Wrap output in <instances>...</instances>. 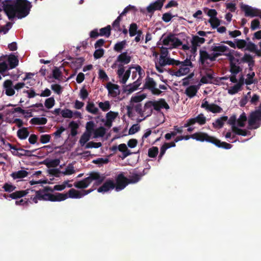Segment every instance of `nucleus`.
I'll use <instances>...</instances> for the list:
<instances>
[{"label": "nucleus", "mask_w": 261, "mask_h": 261, "mask_svg": "<svg viewBox=\"0 0 261 261\" xmlns=\"http://www.w3.org/2000/svg\"><path fill=\"white\" fill-rule=\"evenodd\" d=\"M30 3L27 0H6L1 6L10 20L15 16L18 18L25 17L29 13Z\"/></svg>", "instance_id": "obj_1"}, {"label": "nucleus", "mask_w": 261, "mask_h": 261, "mask_svg": "<svg viewBox=\"0 0 261 261\" xmlns=\"http://www.w3.org/2000/svg\"><path fill=\"white\" fill-rule=\"evenodd\" d=\"M35 193V196H32L30 199L35 203H37L38 200L50 201H61L66 200L67 198V194L64 193H56L55 194L45 193L41 189L35 191L30 190Z\"/></svg>", "instance_id": "obj_2"}, {"label": "nucleus", "mask_w": 261, "mask_h": 261, "mask_svg": "<svg viewBox=\"0 0 261 261\" xmlns=\"http://www.w3.org/2000/svg\"><path fill=\"white\" fill-rule=\"evenodd\" d=\"M192 139L200 142L206 141L211 143L219 148L226 149H230L232 145L225 142H221L216 137L208 135L207 133L197 132L191 135Z\"/></svg>", "instance_id": "obj_3"}, {"label": "nucleus", "mask_w": 261, "mask_h": 261, "mask_svg": "<svg viewBox=\"0 0 261 261\" xmlns=\"http://www.w3.org/2000/svg\"><path fill=\"white\" fill-rule=\"evenodd\" d=\"M258 122H261V103L257 110L250 113L248 122L249 126L256 129L259 126V124L256 125Z\"/></svg>", "instance_id": "obj_4"}, {"label": "nucleus", "mask_w": 261, "mask_h": 261, "mask_svg": "<svg viewBox=\"0 0 261 261\" xmlns=\"http://www.w3.org/2000/svg\"><path fill=\"white\" fill-rule=\"evenodd\" d=\"M157 84L153 78L147 76L144 84L143 88L149 90L153 95H159L162 91L156 88Z\"/></svg>", "instance_id": "obj_5"}, {"label": "nucleus", "mask_w": 261, "mask_h": 261, "mask_svg": "<svg viewBox=\"0 0 261 261\" xmlns=\"http://www.w3.org/2000/svg\"><path fill=\"white\" fill-rule=\"evenodd\" d=\"M241 9L246 17H259L261 19V10L245 4H242Z\"/></svg>", "instance_id": "obj_6"}, {"label": "nucleus", "mask_w": 261, "mask_h": 261, "mask_svg": "<svg viewBox=\"0 0 261 261\" xmlns=\"http://www.w3.org/2000/svg\"><path fill=\"white\" fill-rule=\"evenodd\" d=\"M134 66H132L129 67V68L125 71V67L122 64L118 65V69L117 71V74L118 75V77L119 79H121L120 82L121 83L124 84L127 82V80L130 76V70L133 68Z\"/></svg>", "instance_id": "obj_7"}, {"label": "nucleus", "mask_w": 261, "mask_h": 261, "mask_svg": "<svg viewBox=\"0 0 261 261\" xmlns=\"http://www.w3.org/2000/svg\"><path fill=\"white\" fill-rule=\"evenodd\" d=\"M128 184V178L124 176L123 173H121L116 177L115 190L117 192L120 191Z\"/></svg>", "instance_id": "obj_8"}, {"label": "nucleus", "mask_w": 261, "mask_h": 261, "mask_svg": "<svg viewBox=\"0 0 261 261\" xmlns=\"http://www.w3.org/2000/svg\"><path fill=\"white\" fill-rule=\"evenodd\" d=\"M30 189L15 191L10 194H4L3 196L6 199L11 198L12 199H17L24 197L29 193Z\"/></svg>", "instance_id": "obj_9"}, {"label": "nucleus", "mask_w": 261, "mask_h": 261, "mask_svg": "<svg viewBox=\"0 0 261 261\" xmlns=\"http://www.w3.org/2000/svg\"><path fill=\"white\" fill-rule=\"evenodd\" d=\"M166 0H156L150 4L146 8L148 13L152 14L155 11L161 10Z\"/></svg>", "instance_id": "obj_10"}, {"label": "nucleus", "mask_w": 261, "mask_h": 261, "mask_svg": "<svg viewBox=\"0 0 261 261\" xmlns=\"http://www.w3.org/2000/svg\"><path fill=\"white\" fill-rule=\"evenodd\" d=\"M106 87L108 90L109 94L113 97H117L120 93L119 86L118 85L109 82Z\"/></svg>", "instance_id": "obj_11"}, {"label": "nucleus", "mask_w": 261, "mask_h": 261, "mask_svg": "<svg viewBox=\"0 0 261 261\" xmlns=\"http://www.w3.org/2000/svg\"><path fill=\"white\" fill-rule=\"evenodd\" d=\"M153 108L154 110L159 112L161 109L168 110L170 109L169 105L166 102L164 98H160L158 100L152 101Z\"/></svg>", "instance_id": "obj_12"}, {"label": "nucleus", "mask_w": 261, "mask_h": 261, "mask_svg": "<svg viewBox=\"0 0 261 261\" xmlns=\"http://www.w3.org/2000/svg\"><path fill=\"white\" fill-rule=\"evenodd\" d=\"M115 187V184L112 179H108L106 182L99 188H98L97 191L99 193L107 192L110 190L114 189Z\"/></svg>", "instance_id": "obj_13"}, {"label": "nucleus", "mask_w": 261, "mask_h": 261, "mask_svg": "<svg viewBox=\"0 0 261 261\" xmlns=\"http://www.w3.org/2000/svg\"><path fill=\"white\" fill-rule=\"evenodd\" d=\"M131 61V57L128 55L126 51L121 53L117 58L116 62H119L124 65L128 64Z\"/></svg>", "instance_id": "obj_14"}, {"label": "nucleus", "mask_w": 261, "mask_h": 261, "mask_svg": "<svg viewBox=\"0 0 261 261\" xmlns=\"http://www.w3.org/2000/svg\"><path fill=\"white\" fill-rule=\"evenodd\" d=\"M159 64L162 67H164L167 65H175L179 64L178 60H174L169 57L163 58V59H159Z\"/></svg>", "instance_id": "obj_15"}, {"label": "nucleus", "mask_w": 261, "mask_h": 261, "mask_svg": "<svg viewBox=\"0 0 261 261\" xmlns=\"http://www.w3.org/2000/svg\"><path fill=\"white\" fill-rule=\"evenodd\" d=\"M179 69L176 71H174L172 70H169V73L172 75H175L176 76H181L188 74L190 71V68L188 67L179 66Z\"/></svg>", "instance_id": "obj_16"}, {"label": "nucleus", "mask_w": 261, "mask_h": 261, "mask_svg": "<svg viewBox=\"0 0 261 261\" xmlns=\"http://www.w3.org/2000/svg\"><path fill=\"white\" fill-rule=\"evenodd\" d=\"M4 87L7 95L11 96L15 94L14 88H13V82L11 80H6L4 83Z\"/></svg>", "instance_id": "obj_17"}, {"label": "nucleus", "mask_w": 261, "mask_h": 261, "mask_svg": "<svg viewBox=\"0 0 261 261\" xmlns=\"http://www.w3.org/2000/svg\"><path fill=\"white\" fill-rule=\"evenodd\" d=\"M90 175L82 180L74 182V186L78 189H85L87 188L91 184Z\"/></svg>", "instance_id": "obj_18"}, {"label": "nucleus", "mask_w": 261, "mask_h": 261, "mask_svg": "<svg viewBox=\"0 0 261 261\" xmlns=\"http://www.w3.org/2000/svg\"><path fill=\"white\" fill-rule=\"evenodd\" d=\"M140 82L137 80L133 84L126 85L123 87V92H127L128 94H130L136 90L140 85Z\"/></svg>", "instance_id": "obj_19"}, {"label": "nucleus", "mask_w": 261, "mask_h": 261, "mask_svg": "<svg viewBox=\"0 0 261 261\" xmlns=\"http://www.w3.org/2000/svg\"><path fill=\"white\" fill-rule=\"evenodd\" d=\"M90 177H91V182L93 180H96L95 184L96 185H100L103 181L105 178L104 176H101L98 172H91L90 173Z\"/></svg>", "instance_id": "obj_20"}, {"label": "nucleus", "mask_w": 261, "mask_h": 261, "mask_svg": "<svg viewBox=\"0 0 261 261\" xmlns=\"http://www.w3.org/2000/svg\"><path fill=\"white\" fill-rule=\"evenodd\" d=\"M118 150L123 153L122 155L120 156V158L123 160L125 158H126L127 156L130 155L132 154V152L130 151L127 148V146L125 144L122 143L120 144L118 146Z\"/></svg>", "instance_id": "obj_21"}, {"label": "nucleus", "mask_w": 261, "mask_h": 261, "mask_svg": "<svg viewBox=\"0 0 261 261\" xmlns=\"http://www.w3.org/2000/svg\"><path fill=\"white\" fill-rule=\"evenodd\" d=\"M198 91V88L195 85H192L188 87L185 90V94L189 97H194Z\"/></svg>", "instance_id": "obj_22"}, {"label": "nucleus", "mask_w": 261, "mask_h": 261, "mask_svg": "<svg viewBox=\"0 0 261 261\" xmlns=\"http://www.w3.org/2000/svg\"><path fill=\"white\" fill-rule=\"evenodd\" d=\"M29 174V172L25 170H19L16 172H12L10 176L14 179L18 178H22L27 177Z\"/></svg>", "instance_id": "obj_23"}, {"label": "nucleus", "mask_w": 261, "mask_h": 261, "mask_svg": "<svg viewBox=\"0 0 261 261\" xmlns=\"http://www.w3.org/2000/svg\"><path fill=\"white\" fill-rule=\"evenodd\" d=\"M227 116H222L217 119L215 122L213 123V125L215 128H222L224 125V122L227 121Z\"/></svg>", "instance_id": "obj_24"}, {"label": "nucleus", "mask_w": 261, "mask_h": 261, "mask_svg": "<svg viewBox=\"0 0 261 261\" xmlns=\"http://www.w3.org/2000/svg\"><path fill=\"white\" fill-rule=\"evenodd\" d=\"M84 61L85 59L82 57L75 58L74 60L71 62L72 68H74L76 70L80 69L82 67Z\"/></svg>", "instance_id": "obj_25"}, {"label": "nucleus", "mask_w": 261, "mask_h": 261, "mask_svg": "<svg viewBox=\"0 0 261 261\" xmlns=\"http://www.w3.org/2000/svg\"><path fill=\"white\" fill-rule=\"evenodd\" d=\"M211 50L215 53L225 54L227 51H230L228 47L225 45L213 46Z\"/></svg>", "instance_id": "obj_26"}, {"label": "nucleus", "mask_w": 261, "mask_h": 261, "mask_svg": "<svg viewBox=\"0 0 261 261\" xmlns=\"http://www.w3.org/2000/svg\"><path fill=\"white\" fill-rule=\"evenodd\" d=\"M66 194L68 197L71 198H81L82 197V192L74 189H71L69 190L68 193Z\"/></svg>", "instance_id": "obj_27"}, {"label": "nucleus", "mask_w": 261, "mask_h": 261, "mask_svg": "<svg viewBox=\"0 0 261 261\" xmlns=\"http://www.w3.org/2000/svg\"><path fill=\"white\" fill-rule=\"evenodd\" d=\"M8 62L11 69L15 68L18 64V60L15 55H11L8 58Z\"/></svg>", "instance_id": "obj_28"}, {"label": "nucleus", "mask_w": 261, "mask_h": 261, "mask_svg": "<svg viewBox=\"0 0 261 261\" xmlns=\"http://www.w3.org/2000/svg\"><path fill=\"white\" fill-rule=\"evenodd\" d=\"M241 61L243 63H248L249 67H252L254 65V61L252 57L247 54H245L241 59Z\"/></svg>", "instance_id": "obj_29"}, {"label": "nucleus", "mask_w": 261, "mask_h": 261, "mask_svg": "<svg viewBox=\"0 0 261 261\" xmlns=\"http://www.w3.org/2000/svg\"><path fill=\"white\" fill-rule=\"evenodd\" d=\"M18 137L21 139H25L29 135V132L26 127H23L17 130V132Z\"/></svg>", "instance_id": "obj_30"}, {"label": "nucleus", "mask_w": 261, "mask_h": 261, "mask_svg": "<svg viewBox=\"0 0 261 261\" xmlns=\"http://www.w3.org/2000/svg\"><path fill=\"white\" fill-rule=\"evenodd\" d=\"M174 34L170 33L163 40V44L166 46L172 47L174 41Z\"/></svg>", "instance_id": "obj_31"}, {"label": "nucleus", "mask_w": 261, "mask_h": 261, "mask_svg": "<svg viewBox=\"0 0 261 261\" xmlns=\"http://www.w3.org/2000/svg\"><path fill=\"white\" fill-rule=\"evenodd\" d=\"M47 120L46 118L41 117V118H32L30 122L33 124H37V125H44L47 123Z\"/></svg>", "instance_id": "obj_32"}, {"label": "nucleus", "mask_w": 261, "mask_h": 261, "mask_svg": "<svg viewBox=\"0 0 261 261\" xmlns=\"http://www.w3.org/2000/svg\"><path fill=\"white\" fill-rule=\"evenodd\" d=\"M208 53L206 50H200L199 51V61L202 65H203L205 61L208 59Z\"/></svg>", "instance_id": "obj_33"}, {"label": "nucleus", "mask_w": 261, "mask_h": 261, "mask_svg": "<svg viewBox=\"0 0 261 261\" xmlns=\"http://www.w3.org/2000/svg\"><path fill=\"white\" fill-rule=\"evenodd\" d=\"M106 132V128L103 126H100L94 131V138L103 137Z\"/></svg>", "instance_id": "obj_34"}, {"label": "nucleus", "mask_w": 261, "mask_h": 261, "mask_svg": "<svg viewBox=\"0 0 261 261\" xmlns=\"http://www.w3.org/2000/svg\"><path fill=\"white\" fill-rule=\"evenodd\" d=\"M230 72L232 74H237L242 71V69L238 65L236 64L235 62L230 63Z\"/></svg>", "instance_id": "obj_35"}, {"label": "nucleus", "mask_w": 261, "mask_h": 261, "mask_svg": "<svg viewBox=\"0 0 261 261\" xmlns=\"http://www.w3.org/2000/svg\"><path fill=\"white\" fill-rule=\"evenodd\" d=\"M126 45V40H123L116 43L114 46V50L117 53H121Z\"/></svg>", "instance_id": "obj_36"}, {"label": "nucleus", "mask_w": 261, "mask_h": 261, "mask_svg": "<svg viewBox=\"0 0 261 261\" xmlns=\"http://www.w3.org/2000/svg\"><path fill=\"white\" fill-rule=\"evenodd\" d=\"M111 27L110 25H108L105 28H102L99 30V35L101 36H105L109 37L111 35Z\"/></svg>", "instance_id": "obj_37"}, {"label": "nucleus", "mask_w": 261, "mask_h": 261, "mask_svg": "<svg viewBox=\"0 0 261 261\" xmlns=\"http://www.w3.org/2000/svg\"><path fill=\"white\" fill-rule=\"evenodd\" d=\"M86 110L93 114H97L98 112L97 108L95 107L94 103L88 102L86 106Z\"/></svg>", "instance_id": "obj_38"}, {"label": "nucleus", "mask_w": 261, "mask_h": 261, "mask_svg": "<svg viewBox=\"0 0 261 261\" xmlns=\"http://www.w3.org/2000/svg\"><path fill=\"white\" fill-rule=\"evenodd\" d=\"M91 134L85 132L81 137L79 143L82 146H83L90 139Z\"/></svg>", "instance_id": "obj_39"}, {"label": "nucleus", "mask_w": 261, "mask_h": 261, "mask_svg": "<svg viewBox=\"0 0 261 261\" xmlns=\"http://www.w3.org/2000/svg\"><path fill=\"white\" fill-rule=\"evenodd\" d=\"M205 39L204 38L199 37L198 36H194L192 37L191 40V43L199 46L200 44H202L205 42Z\"/></svg>", "instance_id": "obj_40"}, {"label": "nucleus", "mask_w": 261, "mask_h": 261, "mask_svg": "<svg viewBox=\"0 0 261 261\" xmlns=\"http://www.w3.org/2000/svg\"><path fill=\"white\" fill-rule=\"evenodd\" d=\"M153 107V102L152 101H148L147 102L145 103L144 106V112H147V116H150L152 113V110L151 109V107Z\"/></svg>", "instance_id": "obj_41"}, {"label": "nucleus", "mask_w": 261, "mask_h": 261, "mask_svg": "<svg viewBox=\"0 0 261 261\" xmlns=\"http://www.w3.org/2000/svg\"><path fill=\"white\" fill-rule=\"evenodd\" d=\"M142 175L141 174H133L130 177V178H128V184H135L138 182L140 179Z\"/></svg>", "instance_id": "obj_42"}, {"label": "nucleus", "mask_w": 261, "mask_h": 261, "mask_svg": "<svg viewBox=\"0 0 261 261\" xmlns=\"http://www.w3.org/2000/svg\"><path fill=\"white\" fill-rule=\"evenodd\" d=\"M159 153V148L156 146L152 147L148 149V155L149 157L154 158Z\"/></svg>", "instance_id": "obj_43"}, {"label": "nucleus", "mask_w": 261, "mask_h": 261, "mask_svg": "<svg viewBox=\"0 0 261 261\" xmlns=\"http://www.w3.org/2000/svg\"><path fill=\"white\" fill-rule=\"evenodd\" d=\"M208 111L213 113H219L222 111V109L217 105L212 103L210 104V107Z\"/></svg>", "instance_id": "obj_44"}, {"label": "nucleus", "mask_w": 261, "mask_h": 261, "mask_svg": "<svg viewBox=\"0 0 261 261\" xmlns=\"http://www.w3.org/2000/svg\"><path fill=\"white\" fill-rule=\"evenodd\" d=\"M203 11L206 13L211 18L217 17V12L215 9H210L208 8H204Z\"/></svg>", "instance_id": "obj_45"}, {"label": "nucleus", "mask_w": 261, "mask_h": 261, "mask_svg": "<svg viewBox=\"0 0 261 261\" xmlns=\"http://www.w3.org/2000/svg\"><path fill=\"white\" fill-rule=\"evenodd\" d=\"M208 22L211 24V27L213 29L217 28L219 25H220L221 21L217 17L214 18H210L208 20Z\"/></svg>", "instance_id": "obj_46"}, {"label": "nucleus", "mask_w": 261, "mask_h": 261, "mask_svg": "<svg viewBox=\"0 0 261 261\" xmlns=\"http://www.w3.org/2000/svg\"><path fill=\"white\" fill-rule=\"evenodd\" d=\"M55 104V100L53 97L47 98L44 102L45 107L48 109H50L53 108Z\"/></svg>", "instance_id": "obj_47"}, {"label": "nucleus", "mask_w": 261, "mask_h": 261, "mask_svg": "<svg viewBox=\"0 0 261 261\" xmlns=\"http://www.w3.org/2000/svg\"><path fill=\"white\" fill-rule=\"evenodd\" d=\"M138 25L135 23L130 24L129 29V36L131 37L135 36L137 33Z\"/></svg>", "instance_id": "obj_48"}, {"label": "nucleus", "mask_w": 261, "mask_h": 261, "mask_svg": "<svg viewBox=\"0 0 261 261\" xmlns=\"http://www.w3.org/2000/svg\"><path fill=\"white\" fill-rule=\"evenodd\" d=\"M95 126V124L93 121H90L87 122L86 125V133H88L90 134H92V133L94 131V127Z\"/></svg>", "instance_id": "obj_49"}, {"label": "nucleus", "mask_w": 261, "mask_h": 261, "mask_svg": "<svg viewBox=\"0 0 261 261\" xmlns=\"http://www.w3.org/2000/svg\"><path fill=\"white\" fill-rule=\"evenodd\" d=\"M196 122L200 125H203L206 123V117L202 113L199 114L197 117H195Z\"/></svg>", "instance_id": "obj_50"}, {"label": "nucleus", "mask_w": 261, "mask_h": 261, "mask_svg": "<svg viewBox=\"0 0 261 261\" xmlns=\"http://www.w3.org/2000/svg\"><path fill=\"white\" fill-rule=\"evenodd\" d=\"M2 188L4 189L5 192L9 193H11L15 191V189L16 188V187L15 186L12 185L11 184H9L7 182L5 183L3 186Z\"/></svg>", "instance_id": "obj_51"}, {"label": "nucleus", "mask_w": 261, "mask_h": 261, "mask_svg": "<svg viewBox=\"0 0 261 261\" xmlns=\"http://www.w3.org/2000/svg\"><path fill=\"white\" fill-rule=\"evenodd\" d=\"M61 113L62 116L66 118H71L73 115V112L71 110L68 109L62 110Z\"/></svg>", "instance_id": "obj_52"}, {"label": "nucleus", "mask_w": 261, "mask_h": 261, "mask_svg": "<svg viewBox=\"0 0 261 261\" xmlns=\"http://www.w3.org/2000/svg\"><path fill=\"white\" fill-rule=\"evenodd\" d=\"M247 120V117L244 112H243L240 116L238 120V125L240 127H244L245 126V123Z\"/></svg>", "instance_id": "obj_53"}, {"label": "nucleus", "mask_w": 261, "mask_h": 261, "mask_svg": "<svg viewBox=\"0 0 261 261\" xmlns=\"http://www.w3.org/2000/svg\"><path fill=\"white\" fill-rule=\"evenodd\" d=\"M99 107L103 111H108L110 108V105L109 101H106L105 102H100L98 103Z\"/></svg>", "instance_id": "obj_54"}, {"label": "nucleus", "mask_w": 261, "mask_h": 261, "mask_svg": "<svg viewBox=\"0 0 261 261\" xmlns=\"http://www.w3.org/2000/svg\"><path fill=\"white\" fill-rule=\"evenodd\" d=\"M75 172L74 167L72 164H69L66 167L65 171H62V173L64 175H71Z\"/></svg>", "instance_id": "obj_55"}, {"label": "nucleus", "mask_w": 261, "mask_h": 261, "mask_svg": "<svg viewBox=\"0 0 261 261\" xmlns=\"http://www.w3.org/2000/svg\"><path fill=\"white\" fill-rule=\"evenodd\" d=\"M232 130L236 134L246 136L247 135V131L245 129L239 128L236 126L232 127Z\"/></svg>", "instance_id": "obj_56"}, {"label": "nucleus", "mask_w": 261, "mask_h": 261, "mask_svg": "<svg viewBox=\"0 0 261 261\" xmlns=\"http://www.w3.org/2000/svg\"><path fill=\"white\" fill-rule=\"evenodd\" d=\"M102 145L101 143L100 142H94L92 141L89 142L86 144L85 146V148H97L101 147Z\"/></svg>", "instance_id": "obj_57"}, {"label": "nucleus", "mask_w": 261, "mask_h": 261, "mask_svg": "<svg viewBox=\"0 0 261 261\" xmlns=\"http://www.w3.org/2000/svg\"><path fill=\"white\" fill-rule=\"evenodd\" d=\"M51 89L58 95H60L62 92V88L59 84H53L51 85Z\"/></svg>", "instance_id": "obj_58"}, {"label": "nucleus", "mask_w": 261, "mask_h": 261, "mask_svg": "<svg viewBox=\"0 0 261 261\" xmlns=\"http://www.w3.org/2000/svg\"><path fill=\"white\" fill-rule=\"evenodd\" d=\"M104 49L103 48H99L96 49L93 54L94 58L96 59L101 58L104 54Z\"/></svg>", "instance_id": "obj_59"}, {"label": "nucleus", "mask_w": 261, "mask_h": 261, "mask_svg": "<svg viewBox=\"0 0 261 261\" xmlns=\"http://www.w3.org/2000/svg\"><path fill=\"white\" fill-rule=\"evenodd\" d=\"M241 88L237 84H236L233 86L230 87L229 89H228V92L229 94L233 95L238 93L240 90H241Z\"/></svg>", "instance_id": "obj_60"}, {"label": "nucleus", "mask_w": 261, "mask_h": 261, "mask_svg": "<svg viewBox=\"0 0 261 261\" xmlns=\"http://www.w3.org/2000/svg\"><path fill=\"white\" fill-rule=\"evenodd\" d=\"M109 160L108 158H98L92 161L95 164L103 165L108 163Z\"/></svg>", "instance_id": "obj_61"}, {"label": "nucleus", "mask_w": 261, "mask_h": 261, "mask_svg": "<svg viewBox=\"0 0 261 261\" xmlns=\"http://www.w3.org/2000/svg\"><path fill=\"white\" fill-rule=\"evenodd\" d=\"M251 29L252 30H255L257 29H260V24L259 21L257 19H253L251 23Z\"/></svg>", "instance_id": "obj_62"}, {"label": "nucleus", "mask_w": 261, "mask_h": 261, "mask_svg": "<svg viewBox=\"0 0 261 261\" xmlns=\"http://www.w3.org/2000/svg\"><path fill=\"white\" fill-rule=\"evenodd\" d=\"M236 47L239 49H242L245 47L247 45V42L245 40L243 39H236Z\"/></svg>", "instance_id": "obj_63"}, {"label": "nucleus", "mask_w": 261, "mask_h": 261, "mask_svg": "<svg viewBox=\"0 0 261 261\" xmlns=\"http://www.w3.org/2000/svg\"><path fill=\"white\" fill-rule=\"evenodd\" d=\"M99 78L104 81H108L109 80V77L106 72L103 69H99L98 71Z\"/></svg>", "instance_id": "obj_64"}]
</instances>
